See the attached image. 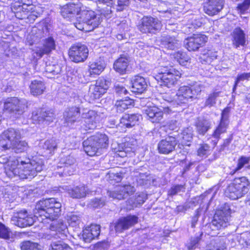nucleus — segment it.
I'll return each instance as SVG.
<instances>
[{
	"label": "nucleus",
	"mask_w": 250,
	"mask_h": 250,
	"mask_svg": "<svg viewBox=\"0 0 250 250\" xmlns=\"http://www.w3.org/2000/svg\"><path fill=\"white\" fill-rule=\"evenodd\" d=\"M105 63L103 60H96L89 65L90 74H100L104 69Z\"/></svg>",
	"instance_id": "36"
},
{
	"label": "nucleus",
	"mask_w": 250,
	"mask_h": 250,
	"mask_svg": "<svg viewBox=\"0 0 250 250\" xmlns=\"http://www.w3.org/2000/svg\"><path fill=\"white\" fill-rule=\"evenodd\" d=\"M80 8L77 4L73 3L67 4L62 6L61 10L62 16L65 19L70 20L78 16Z\"/></svg>",
	"instance_id": "25"
},
{
	"label": "nucleus",
	"mask_w": 250,
	"mask_h": 250,
	"mask_svg": "<svg viewBox=\"0 0 250 250\" xmlns=\"http://www.w3.org/2000/svg\"><path fill=\"white\" fill-rule=\"evenodd\" d=\"M108 144L107 136L101 133H97L88 137L83 142L84 151L91 156L101 154L102 150L107 148Z\"/></svg>",
	"instance_id": "3"
},
{
	"label": "nucleus",
	"mask_w": 250,
	"mask_h": 250,
	"mask_svg": "<svg viewBox=\"0 0 250 250\" xmlns=\"http://www.w3.org/2000/svg\"><path fill=\"white\" fill-rule=\"evenodd\" d=\"M67 220L69 225L72 227H76L80 223V217L74 214H71L68 216Z\"/></svg>",
	"instance_id": "61"
},
{
	"label": "nucleus",
	"mask_w": 250,
	"mask_h": 250,
	"mask_svg": "<svg viewBox=\"0 0 250 250\" xmlns=\"http://www.w3.org/2000/svg\"><path fill=\"white\" fill-rule=\"evenodd\" d=\"M217 52L214 50H208L206 52L204 53L201 57V59L204 60L207 62H210L211 61L217 58Z\"/></svg>",
	"instance_id": "51"
},
{
	"label": "nucleus",
	"mask_w": 250,
	"mask_h": 250,
	"mask_svg": "<svg viewBox=\"0 0 250 250\" xmlns=\"http://www.w3.org/2000/svg\"><path fill=\"white\" fill-rule=\"evenodd\" d=\"M185 188L184 185H176L172 186L168 191V195L170 196H174L180 192H185Z\"/></svg>",
	"instance_id": "53"
},
{
	"label": "nucleus",
	"mask_w": 250,
	"mask_h": 250,
	"mask_svg": "<svg viewBox=\"0 0 250 250\" xmlns=\"http://www.w3.org/2000/svg\"><path fill=\"white\" fill-rule=\"evenodd\" d=\"M231 209L228 204L223 205L220 209L217 210L213 216L209 227L212 230L223 229L229 225Z\"/></svg>",
	"instance_id": "7"
},
{
	"label": "nucleus",
	"mask_w": 250,
	"mask_h": 250,
	"mask_svg": "<svg viewBox=\"0 0 250 250\" xmlns=\"http://www.w3.org/2000/svg\"><path fill=\"white\" fill-rule=\"evenodd\" d=\"M62 204L59 200L50 198L39 201L36 204L34 210L35 217H42L44 219L53 220L58 217L61 211Z\"/></svg>",
	"instance_id": "2"
},
{
	"label": "nucleus",
	"mask_w": 250,
	"mask_h": 250,
	"mask_svg": "<svg viewBox=\"0 0 250 250\" xmlns=\"http://www.w3.org/2000/svg\"><path fill=\"white\" fill-rule=\"evenodd\" d=\"M146 199V196L144 193L135 195L134 197L129 199L127 201V209L131 210L134 208L141 206L145 202Z\"/></svg>",
	"instance_id": "30"
},
{
	"label": "nucleus",
	"mask_w": 250,
	"mask_h": 250,
	"mask_svg": "<svg viewBox=\"0 0 250 250\" xmlns=\"http://www.w3.org/2000/svg\"><path fill=\"white\" fill-rule=\"evenodd\" d=\"M0 164H7L5 173L10 178L31 179L43 169L44 164L40 159L24 160L5 155L0 156Z\"/></svg>",
	"instance_id": "1"
},
{
	"label": "nucleus",
	"mask_w": 250,
	"mask_h": 250,
	"mask_svg": "<svg viewBox=\"0 0 250 250\" xmlns=\"http://www.w3.org/2000/svg\"><path fill=\"white\" fill-rule=\"evenodd\" d=\"M141 115L139 114H125L120 119V124L122 126L131 128L138 125Z\"/></svg>",
	"instance_id": "24"
},
{
	"label": "nucleus",
	"mask_w": 250,
	"mask_h": 250,
	"mask_svg": "<svg viewBox=\"0 0 250 250\" xmlns=\"http://www.w3.org/2000/svg\"><path fill=\"white\" fill-rule=\"evenodd\" d=\"M102 21L100 15L92 10H80L76 17L75 26L80 30L90 31L98 27Z\"/></svg>",
	"instance_id": "4"
},
{
	"label": "nucleus",
	"mask_w": 250,
	"mask_h": 250,
	"mask_svg": "<svg viewBox=\"0 0 250 250\" xmlns=\"http://www.w3.org/2000/svg\"><path fill=\"white\" fill-rule=\"evenodd\" d=\"M100 12L101 17L103 16L107 19L111 18L112 12L111 5L107 4L105 7L101 8Z\"/></svg>",
	"instance_id": "63"
},
{
	"label": "nucleus",
	"mask_w": 250,
	"mask_h": 250,
	"mask_svg": "<svg viewBox=\"0 0 250 250\" xmlns=\"http://www.w3.org/2000/svg\"><path fill=\"white\" fill-rule=\"evenodd\" d=\"M171 55L182 65H185L186 63L190 60L189 57L186 53L181 51L174 52Z\"/></svg>",
	"instance_id": "42"
},
{
	"label": "nucleus",
	"mask_w": 250,
	"mask_h": 250,
	"mask_svg": "<svg viewBox=\"0 0 250 250\" xmlns=\"http://www.w3.org/2000/svg\"><path fill=\"white\" fill-rule=\"evenodd\" d=\"M203 233L196 234L194 236L191 237L186 243V247L188 250H194L198 248L201 241Z\"/></svg>",
	"instance_id": "39"
},
{
	"label": "nucleus",
	"mask_w": 250,
	"mask_h": 250,
	"mask_svg": "<svg viewBox=\"0 0 250 250\" xmlns=\"http://www.w3.org/2000/svg\"><path fill=\"white\" fill-rule=\"evenodd\" d=\"M95 84L105 92L106 90L108 88L110 83L108 81L104 78H99L96 81Z\"/></svg>",
	"instance_id": "58"
},
{
	"label": "nucleus",
	"mask_w": 250,
	"mask_h": 250,
	"mask_svg": "<svg viewBox=\"0 0 250 250\" xmlns=\"http://www.w3.org/2000/svg\"><path fill=\"white\" fill-rule=\"evenodd\" d=\"M62 69L60 65L47 62L45 67V75L49 78H53L55 75L60 74Z\"/></svg>",
	"instance_id": "33"
},
{
	"label": "nucleus",
	"mask_w": 250,
	"mask_h": 250,
	"mask_svg": "<svg viewBox=\"0 0 250 250\" xmlns=\"http://www.w3.org/2000/svg\"><path fill=\"white\" fill-rule=\"evenodd\" d=\"M56 219L51 220L52 223L49 226V229L52 231H56L64 234L67 229L66 225L62 220H56Z\"/></svg>",
	"instance_id": "38"
},
{
	"label": "nucleus",
	"mask_w": 250,
	"mask_h": 250,
	"mask_svg": "<svg viewBox=\"0 0 250 250\" xmlns=\"http://www.w3.org/2000/svg\"><path fill=\"white\" fill-rule=\"evenodd\" d=\"M250 78V72L249 73H243L241 74L238 75L236 80L235 81V83L233 87V92H234L236 89V87L238 83L241 81H244L245 80H249Z\"/></svg>",
	"instance_id": "55"
},
{
	"label": "nucleus",
	"mask_w": 250,
	"mask_h": 250,
	"mask_svg": "<svg viewBox=\"0 0 250 250\" xmlns=\"http://www.w3.org/2000/svg\"><path fill=\"white\" fill-rule=\"evenodd\" d=\"M158 79L162 86L171 88L177 83L178 80L181 77V73L172 67H162L158 70Z\"/></svg>",
	"instance_id": "6"
},
{
	"label": "nucleus",
	"mask_w": 250,
	"mask_h": 250,
	"mask_svg": "<svg viewBox=\"0 0 250 250\" xmlns=\"http://www.w3.org/2000/svg\"><path fill=\"white\" fill-rule=\"evenodd\" d=\"M183 139L187 142H190L192 139V130L191 127L185 129L182 132Z\"/></svg>",
	"instance_id": "60"
},
{
	"label": "nucleus",
	"mask_w": 250,
	"mask_h": 250,
	"mask_svg": "<svg viewBox=\"0 0 250 250\" xmlns=\"http://www.w3.org/2000/svg\"><path fill=\"white\" fill-rule=\"evenodd\" d=\"M134 191L135 189L133 187L130 185H125L118 187L115 190L109 192L108 195L113 199L121 200L127 197Z\"/></svg>",
	"instance_id": "20"
},
{
	"label": "nucleus",
	"mask_w": 250,
	"mask_h": 250,
	"mask_svg": "<svg viewBox=\"0 0 250 250\" xmlns=\"http://www.w3.org/2000/svg\"><path fill=\"white\" fill-rule=\"evenodd\" d=\"M224 5V0H208L204 6L205 12L209 16L219 13Z\"/></svg>",
	"instance_id": "19"
},
{
	"label": "nucleus",
	"mask_w": 250,
	"mask_h": 250,
	"mask_svg": "<svg viewBox=\"0 0 250 250\" xmlns=\"http://www.w3.org/2000/svg\"><path fill=\"white\" fill-rule=\"evenodd\" d=\"M171 109L168 105L160 107L157 106H148L145 109V113L147 119L153 123H159L163 119L164 114H169Z\"/></svg>",
	"instance_id": "11"
},
{
	"label": "nucleus",
	"mask_w": 250,
	"mask_h": 250,
	"mask_svg": "<svg viewBox=\"0 0 250 250\" xmlns=\"http://www.w3.org/2000/svg\"><path fill=\"white\" fill-rule=\"evenodd\" d=\"M249 185L250 182L246 177L235 178L233 183L228 187L226 194L232 200L239 198L249 191Z\"/></svg>",
	"instance_id": "8"
},
{
	"label": "nucleus",
	"mask_w": 250,
	"mask_h": 250,
	"mask_svg": "<svg viewBox=\"0 0 250 250\" xmlns=\"http://www.w3.org/2000/svg\"><path fill=\"white\" fill-rule=\"evenodd\" d=\"M42 147L43 149L48 151L49 153H51L57 148V143L53 139L47 140L44 142Z\"/></svg>",
	"instance_id": "50"
},
{
	"label": "nucleus",
	"mask_w": 250,
	"mask_h": 250,
	"mask_svg": "<svg viewBox=\"0 0 250 250\" xmlns=\"http://www.w3.org/2000/svg\"><path fill=\"white\" fill-rule=\"evenodd\" d=\"M100 233V226L92 224L86 227L83 231L82 238L85 243H90L97 238Z\"/></svg>",
	"instance_id": "21"
},
{
	"label": "nucleus",
	"mask_w": 250,
	"mask_h": 250,
	"mask_svg": "<svg viewBox=\"0 0 250 250\" xmlns=\"http://www.w3.org/2000/svg\"><path fill=\"white\" fill-rule=\"evenodd\" d=\"M29 146L27 142L24 141L17 140L9 146L15 152L18 153L26 151Z\"/></svg>",
	"instance_id": "41"
},
{
	"label": "nucleus",
	"mask_w": 250,
	"mask_h": 250,
	"mask_svg": "<svg viewBox=\"0 0 250 250\" xmlns=\"http://www.w3.org/2000/svg\"><path fill=\"white\" fill-rule=\"evenodd\" d=\"M21 138L20 131L13 128L4 131L0 135V148L3 150L9 149V146Z\"/></svg>",
	"instance_id": "13"
},
{
	"label": "nucleus",
	"mask_w": 250,
	"mask_h": 250,
	"mask_svg": "<svg viewBox=\"0 0 250 250\" xmlns=\"http://www.w3.org/2000/svg\"><path fill=\"white\" fill-rule=\"evenodd\" d=\"M208 41V37L205 35H193L185 42L186 47L189 51H196Z\"/></svg>",
	"instance_id": "15"
},
{
	"label": "nucleus",
	"mask_w": 250,
	"mask_h": 250,
	"mask_svg": "<svg viewBox=\"0 0 250 250\" xmlns=\"http://www.w3.org/2000/svg\"><path fill=\"white\" fill-rule=\"evenodd\" d=\"M138 218L135 215H128L120 218L115 224L114 228L117 232H122L134 226L138 222Z\"/></svg>",
	"instance_id": "14"
},
{
	"label": "nucleus",
	"mask_w": 250,
	"mask_h": 250,
	"mask_svg": "<svg viewBox=\"0 0 250 250\" xmlns=\"http://www.w3.org/2000/svg\"><path fill=\"white\" fill-rule=\"evenodd\" d=\"M21 250H42L39 244L30 241H25L21 243Z\"/></svg>",
	"instance_id": "47"
},
{
	"label": "nucleus",
	"mask_w": 250,
	"mask_h": 250,
	"mask_svg": "<svg viewBox=\"0 0 250 250\" xmlns=\"http://www.w3.org/2000/svg\"><path fill=\"white\" fill-rule=\"evenodd\" d=\"M250 236V232L243 233L241 236H240L238 240L239 244L242 245L243 247H248L250 246V239H249Z\"/></svg>",
	"instance_id": "54"
},
{
	"label": "nucleus",
	"mask_w": 250,
	"mask_h": 250,
	"mask_svg": "<svg viewBox=\"0 0 250 250\" xmlns=\"http://www.w3.org/2000/svg\"><path fill=\"white\" fill-rule=\"evenodd\" d=\"M162 45L170 50H174L179 46L178 41L175 37L169 35H164L161 39Z\"/></svg>",
	"instance_id": "31"
},
{
	"label": "nucleus",
	"mask_w": 250,
	"mask_h": 250,
	"mask_svg": "<svg viewBox=\"0 0 250 250\" xmlns=\"http://www.w3.org/2000/svg\"><path fill=\"white\" fill-rule=\"evenodd\" d=\"M137 178V181L140 185H146L147 181L150 180V176L146 173H140L136 176Z\"/></svg>",
	"instance_id": "59"
},
{
	"label": "nucleus",
	"mask_w": 250,
	"mask_h": 250,
	"mask_svg": "<svg viewBox=\"0 0 250 250\" xmlns=\"http://www.w3.org/2000/svg\"><path fill=\"white\" fill-rule=\"evenodd\" d=\"M131 91L134 93H142L147 88L146 79L140 76L135 75L131 78Z\"/></svg>",
	"instance_id": "23"
},
{
	"label": "nucleus",
	"mask_w": 250,
	"mask_h": 250,
	"mask_svg": "<svg viewBox=\"0 0 250 250\" xmlns=\"http://www.w3.org/2000/svg\"><path fill=\"white\" fill-rule=\"evenodd\" d=\"M250 161V157L241 156L238 159L237 167L231 172V174H233L237 171L240 170L242 167H243L245 165L248 164Z\"/></svg>",
	"instance_id": "52"
},
{
	"label": "nucleus",
	"mask_w": 250,
	"mask_h": 250,
	"mask_svg": "<svg viewBox=\"0 0 250 250\" xmlns=\"http://www.w3.org/2000/svg\"><path fill=\"white\" fill-rule=\"evenodd\" d=\"M62 168L63 169L62 170L61 169H60L59 171L56 172V173L58 174L60 177L73 174L74 169L71 166H66L63 167Z\"/></svg>",
	"instance_id": "56"
},
{
	"label": "nucleus",
	"mask_w": 250,
	"mask_h": 250,
	"mask_svg": "<svg viewBox=\"0 0 250 250\" xmlns=\"http://www.w3.org/2000/svg\"><path fill=\"white\" fill-rule=\"evenodd\" d=\"M65 189L67 191L69 195L73 198H82L85 197L86 194V188L83 186L73 188L66 186Z\"/></svg>",
	"instance_id": "29"
},
{
	"label": "nucleus",
	"mask_w": 250,
	"mask_h": 250,
	"mask_svg": "<svg viewBox=\"0 0 250 250\" xmlns=\"http://www.w3.org/2000/svg\"><path fill=\"white\" fill-rule=\"evenodd\" d=\"M230 111V107H226L222 112L221 113V119L220 120L221 122L226 123L227 124H229V115Z\"/></svg>",
	"instance_id": "62"
},
{
	"label": "nucleus",
	"mask_w": 250,
	"mask_h": 250,
	"mask_svg": "<svg viewBox=\"0 0 250 250\" xmlns=\"http://www.w3.org/2000/svg\"><path fill=\"white\" fill-rule=\"evenodd\" d=\"M29 87L31 94L34 96L42 94L45 89L44 83L41 81L36 80L31 82Z\"/></svg>",
	"instance_id": "32"
},
{
	"label": "nucleus",
	"mask_w": 250,
	"mask_h": 250,
	"mask_svg": "<svg viewBox=\"0 0 250 250\" xmlns=\"http://www.w3.org/2000/svg\"><path fill=\"white\" fill-rule=\"evenodd\" d=\"M114 91L115 93L119 96L125 95L127 93V91L125 87L118 84L115 85Z\"/></svg>",
	"instance_id": "64"
},
{
	"label": "nucleus",
	"mask_w": 250,
	"mask_h": 250,
	"mask_svg": "<svg viewBox=\"0 0 250 250\" xmlns=\"http://www.w3.org/2000/svg\"><path fill=\"white\" fill-rule=\"evenodd\" d=\"M0 238L10 243L14 241L15 237L8 228L0 223Z\"/></svg>",
	"instance_id": "40"
},
{
	"label": "nucleus",
	"mask_w": 250,
	"mask_h": 250,
	"mask_svg": "<svg viewBox=\"0 0 250 250\" xmlns=\"http://www.w3.org/2000/svg\"><path fill=\"white\" fill-rule=\"evenodd\" d=\"M89 51L87 47L82 43L75 44L69 49L70 60L76 63L84 62L87 58Z\"/></svg>",
	"instance_id": "12"
},
{
	"label": "nucleus",
	"mask_w": 250,
	"mask_h": 250,
	"mask_svg": "<svg viewBox=\"0 0 250 250\" xmlns=\"http://www.w3.org/2000/svg\"><path fill=\"white\" fill-rule=\"evenodd\" d=\"M27 107V102L17 97L7 98L4 104V110L15 115L21 114Z\"/></svg>",
	"instance_id": "10"
},
{
	"label": "nucleus",
	"mask_w": 250,
	"mask_h": 250,
	"mask_svg": "<svg viewBox=\"0 0 250 250\" xmlns=\"http://www.w3.org/2000/svg\"><path fill=\"white\" fill-rule=\"evenodd\" d=\"M220 93V92L218 91L209 94L205 102L204 106L209 108L214 106L216 104L217 98L219 96Z\"/></svg>",
	"instance_id": "46"
},
{
	"label": "nucleus",
	"mask_w": 250,
	"mask_h": 250,
	"mask_svg": "<svg viewBox=\"0 0 250 250\" xmlns=\"http://www.w3.org/2000/svg\"><path fill=\"white\" fill-rule=\"evenodd\" d=\"M48 250H72L71 247L62 241H52Z\"/></svg>",
	"instance_id": "44"
},
{
	"label": "nucleus",
	"mask_w": 250,
	"mask_h": 250,
	"mask_svg": "<svg viewBox=\"0 0 250 250\" xmlns=\"http://www.w3.org/2000/svg\"><path fill=\"white\" fill-rule=\"evenodd\" d=\"M196 125L198 132L204 135L210 128L211 123L207 120H201L198 121Z\"/></svg>",
	"instance_id": "43"
},
{
	"label": "nucleus",
	"mask_w": 250,
	"mask_h": 250,
	"mask_svg": "<svg viewBox=\"0 0 250 250\" xmlns=\"http://www.w3.org/2000/svg\"><path fill=\"white\" fill-rule=\"evenodd\" d=\"M105 204V200L104 198H95L91 200L89 205L93 208L103 207Z\"/></svg>",
	"instance_id": "57"
},
{
	"label": "nucleus",
	"mask_w": 250,
	"mask_h": 250,
	"mask_svg": "<svg viewBox=\"0 0 250 250\" xmlns=\"http://www.w3.org/2000/svg\"><path fill=\"white\" fill-rule=\"evenodd\" d=\"M161 22L157 18L151 16H144L140 21L137 26L138 30L143 33L155 34L162 28Z\"/></svg>",
	"instance_id": "9"
},
{
	"label": "nucleus",
	"mask_w": 250,
	"mask_h": 250,
	"mask_svg": "<svg viewBox=\"0 0 250 250\" xmlns=\"http://www.w3.org/2000/svg\"><path fill=\"white\" fill-rule=\"evenodd\" d=\"M33 117L34 120H37L39 122H45L46 124H49L53 121L55 118V115L53 112L41 109L36 112H33Z\"/></svg>",
	"instance_id": "27"
},
{
	"label": "nucleus",
	"mask_w": 250,
	"mask_h": 250,
	"mask_svg": "<svg viewBox=\"0 0 250 250\" xmlns=\"http://www.w3.org/2000/svg\"><path fill=\"white\" fill-rule=\"evenodd\" d=\"M105 92L96 84L90 86L89 94L93 99H99Z\"/></svg>",
	"instance_id": "45"
},
{
	"label": "nucleus",
	"mask_w": 250,
	"mask_h": 250,
	"mask_svg": "<svg viewBox=\"0 0 250 250\" xmlns=\"http://www.w3.org/2000/svg\"><path fill=\"white\" fill-rule=\"evenodd\" d=\"M11 221L12 224L15 226L20 228H25L32 225L34 224V219L31 216L21 218V220H18L16 218H12Z\"/></svg>",
	"instance_id": "37"
},
{
	"label": "nucleus",
	"mask_w": 250,
	"mask_h": 250,
	"mask_svg": "<svg viewBox=\"0 0 250 250\" xmlns=\"http://www.w3.org/2000/svg\"><path fill=\"white\" fill-rule=\"evenodd\" d=\"M56 47L55 42L52 37H49L44 40L42 45L38 47L34 51L36 56L42 57L45 54H49Z\"/></svg>",
	"instance_id": "22"
},
{
	"label": "nucleus",
	"mask_w": 250,
	"mask_h": 250,
	"mask_svg": "<svg viewBox=\"0 0 250 250\" xmlns=\"http://www.w3.org/2000/svg\"><path fill=\"white\" fill-rule=\"evenodd\" d=\"M229 125L226 123L220 122V123L212 134L211 140L213 145L215 146L220 138V135L226 132Z\"/></svg>",
	"instance_id": "34"
},
{
	"label": "nucleus",
	"mask_w": 250,
	"mask_h": 250,
	"mask_svg": "<svg viewBox=\"0 0 250 250\" xmlns=\"http://www.w3.org/2000/svg\"><path fill=\"white\" fill-rule=\"evenodd\" d=\"M61 162L60 165L57 167L58 169L64 167L73 165L76 162V159L72 155H69L62 158Z\"/></svg>",
	"instance_id": "49"
},
{
	"label": "nucleus",
	"mask_w": 250,
	"mask_h": 250,
	"mask_svg": "<svg viewBox=\"0 0 250 250\" xmlns=\"http://www.w3.org/2000/svg\"><path fill=\"white\" fill-rule=\"evenodd\" d=\"M82 117L83 123L81 127L83 130L94 129L97 127L98 116L95 111L89 110L87 113H83Z\"/></svg>",
	"instance_id": "17"
},
{
	"label": "nucleus",
	"mask_w": 250,
	"mask_h": 250,
	"mask_svg": "<svg viewBox=\"0 0 250 250\" xmlns=\"http://www.w3.org/2000/svg\"><path fill=\"white\" fill-rule=\"evenodd\" d=\"M177 144L175 137L168 136L162 140L158 144V150L160 153L169 154L175 149Z\"/></svg>",
	"instance_id": "16"
},
{
	"label": "nucleus",
	"mask_w": 250,
	"mask_h": 250,
	"mask_svg": "<svg viewBox=\"0 0 250 250\" xmlns=\"http://www.w3.org/2000/svg\"><path fill=\"white\" fill-rule=\"evenodd\" d=\"M202 91L200 85L192 87L183 86L180 87L175 95V103L180 105H187L189 102L197 99V96Z\"/></svg>",
	"instance_id": "5"
},
{
	"label": "nucleus",
	"mask_w": 250,
	"mask_h": 250,
	"mask_svg": "<svg viewBox=\"0 0 250 250\" xmlns=\"http://www.w3.org/2000/svg\"><path fill=\"white\" fill-rule=\"evenodd\" d=\"M130 62L129 57L126 55H121L114 63L115 70L120 74L126 73Z\"/></svg>",
	"instance_id": "26"
},
{
	"label": "nucleus",
	"mask_w": 250,
	"mask_h": 250,
	"mask_svg": "<svg viewBox=\"0 0 250 250\" xmlns=\"http://www.w3.org/2000/svg\"><path fill=\"white\" fill-rule=\"evenodd\" d=\"M80 116V109L76 106L67 108L63 113L65 126H70L78 121Z\"/></svg>",
	"instance_id": "18"
},
{
	"label": "nucleus",
	"mask_w": 250,
	"mask_h": 250,
	"mask_svg": "<svg viewBox=\"0 0 250 250\" xmlns=\"http://www.w3.org/2000/svg\"><path fill=\"white\" fill-rule=\"evenodd\" d=\"M211 153L210 146L207 144H202L199 145L197 149L198 156L201 157H207Z\"/></svg>",
	"instance_id": "48"
},
{
	"label": "nucleus",
	"mask_w": 250,
	"mask_h": 250,
	"mask_svg": "<svg viewBox=\"0 0 250 250\" xmlns=\"http://www.w3.org/2000/svg\"><path fill=\"white\" fill-rule=\"evenodd\" d=\"M232 44L237 48L241 46H244L246 42L245 34L244 31L240 28H235L232 33Z\"/></svg>",
	"instance_id": "28"
},
{
	"label": "nucleus",
	"mask_w": 250,
	"mask_h": 250,
	"mask_svg": "<svg viewBox=\"0 0 250 250\" xmlns=\"http://www.w3.org/2000/svg\"><path fill=\"white\" fill-rule=\"evenodd\" d=\"M133 103L132 100L129 98H125L124 100H118L115 104V107L117 112L122 113L125 110L129 108Z\"/></svg>",
	"instance_id": "35"
}]
</instances>
